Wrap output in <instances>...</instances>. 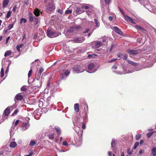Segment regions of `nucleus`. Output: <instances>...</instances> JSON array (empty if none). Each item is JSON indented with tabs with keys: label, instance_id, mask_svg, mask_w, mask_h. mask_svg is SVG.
I'll return each instance as SVG.
<instances>
[{
	"label": "nucleus",
	"instance_id": "nucleus-50",
	"mask_svg": "<svg viewBox=\"0 0 156 156\" xmlns=\"http://www.w3.org/2000/svg\"><path fill=\"white\" fill-rule=\"evenodd\" d=\"M48 136L49 138L50 139H54V136L53 134H49Z\"/></svg>",
	"mask_w": 156,
	"mask_h": 156
},
{
	"label": "nucleus",
	"instance_id": "nucleus-15",
	"mask_svg": "<svg viewBox=\"0 0 156 156\" xmlns=\"http://www.w3.org/2000/svg\"><path fill=\"white\" fill-rule=\"evenodd\" d=\"M9 2V0H4L2 5L3 8H6Z\"/></svg>",
	"mask_w": 156,
	"mask_h": 156
},
{
	"label": "nucleus",
	"instance_id": "nucleus-54",
	"mask_svg": "<svg viewBox=\"0 0 156 156\" xmlns=\"http://www.w3.org/2000/svg\"><path fill=\"white\" fill-rule=\"evenodd\" d=\"M87 15L89 16H90L92 14V12H91L90 11H87Z\"/></svg>",
	"mask_w": 156,
	"mask_h": 156
},
{
	"label": "nucleus",
	"instance_id": "nucleus-34",
	"mask_svg": "<svg viewBox=\"0 0 156 156\" xmlns=\"http://www.w3.org/2000/svg\"><path fill=\"white\" fill-rule=\"evenodd\" d=\"M36 144L35 141L32 140L30 141L29 145L31 146H34Z\"/></svg>",
	"mask_w": 156,
	"mask_h": 156
},
{
	"label": "nucleus",
	"instance_id": "nucleus-9",
	"mask_svg": "<svg viewBox=\"0 0 156 156\" xmlns=\"http://www.w3.org/2000/svg\"><path fill=\"white\" fill-rule=\"evenodd\" d=\"M55 9V6L51 3L49 4L47 6V10L48 11H52Z\"/></svg>",
	"mask_w": 156,
	"mask_h": 156
},
{
	"label": "nucleus",
	"instance_id": "nucleus-11",
	"mask_svg": "<svg viewBox=\"0 0 156 156\" xmlns=\"http://www.w3.org/2000/svg\"><path fill=\"white\" fill-rule=\"evenodd\" d=\"M29 124L27 123H23L22 126V129L23 130H25L29 127Z\"/></svg>",
	"mask_w": 156,
	"mask_h": 156
},
{
	"label": "nucleus",
	"instance_id": "nucleus-39",
	"mask_svg": "<svg viewBox=\"0 0 156 156\" xmlns=\"http://www.w3.org/2000/svg\"><path fill=\"white\" fill-rule=\"evenodd\" d=\"M133 152L130 148H129L127 150V152L129 154H131Z\"/></svg>",
	"mask_w": 156,
	"mask_h": 156
},
{
	"label": "nucleus",
	"instance_id": "nucleus-8",
	"mask_svg": "<svg viewBox=\"0 0 156 156\" xmlns=\"http://www.w3.org/2000/svg\"><path fill=\"white\" fill-rule=\"evenodd\" d=\"M113 29L115 32L119 34L122 35H123V33L122 31L117 27H113Z\"/></svg>",
	"mask_w": 156,
	"mask_h": 156
},
{
	"label": "nucleus",
	"instance_id": "nucleus-29",
	"mask_svg": "<svg viewBox=\"0 0 156 156\" xmlns=\"http://www.w3.org/2000/svg\"><path fill=\"white\" fill-rule=\"evenodd\" d=\"M27 22V20L25 18H22L20 19V23L22 24L23 22L25 23Z\"/></svg>",
	"mask_w": 156,
	"mask_h": 156
},
{
	"label": "nucleus",
	"instance_id": "nucleus-6",
	"mask_svg": "<svg viewBox=\"0 0 156 156\" xmlns=\"http://www.w3.org/2000/svg\"><path fill=\"white\" fill-rule=\"evenodd\" d=\"M124 18L125 20L127 22L129 21L131 23L135 24L136 23L130 17L128 16L127 15H125L124 16Z\"/></svg>",
	"mask_w": 156,
	"mask_h": 156
},
{
	"label": "nucleus",
	"instance_id": "nucleus-23",
	"mask_svg": "<svg viewBox=\"0 0 156 156\" xmlns=\"http://www.w3.org/2000/svg\"><path fill=\"white\" fill-rule=\"evenodd\" d=\"M97 55L95 54H89L87 56V58H94Z\"/></svg>",
	"mask_w": 156,
	"mask_h": 156
},
{
	"label": "nucleus",
	"instance_id": "nucleus-35",
	"mask_svg": "<svg viewBox=\"0 0 156 156\" xmlns=\"http://www.w3.org/2000/svg\"><path fill=\"white\" fill-rule=\"evenodd\" d=\"M154 132H149L147 133V136L148 138H149L152 135Z\"/></svg>",
	"mask_w": 156,
	"mask_h": 156
},
{
	"label": "nucleus",
	"instance_id": "nucleus-4",
	"mask_svg": "<svg viewBox=\"0 0 156 156\" xmlns=\"http://www.w3.org/2000/svg\"><path fill=\"white\" fill-rule=\"evenodd\" d=\"M13 109L12 107H9L6 108L4 110V114L5 116H8L10 113V110H12Z\"/></svg>",
	"mask_w": 156,
	"mask_h": 156
},
{
	"label": "nucleus",
	"instance_id": "nucleus-58",
	"mask_svg": "<svg viewBox=\"0 0 156 156\" xmlns=\"http://www.w3.org/2000/svg\"><path fill=\"white\" fill-rule=\"evenodd\" d=\"M117 59H116V58L115 59H112L111 60L109 61H108V62H110V63L112 62Z\"/></svg>",
	"mask_w": 156,
	"mask_h": 156
},
{
	"label": "nucleus",
	"instance_id": "nucleus-51",
	"mask_svg": "<svg viewBox=\"0 0 156 156\" xmlns=\"http://www.w3.org/2000/svg\"><path fill=\"white\" fill-rule=\"evenodd\" d=\"M22 98H15L14 100L16 103L17 101L21 100Z\"/></svg>",
	"mask_w": 156,
	"mask_h": 156
},
{
	"label": "nucleus",
	"instance_id": "nucleus-5",
	"mask_svg": "<svg viewBox=\"0 0 156 156\" xmlns=\"http://www.w3.org/2000/svg\"><path fill=\"white\" fill-rule=\"evenodd\" d=\"M85 38L83 37L76 38L74 39V42L76 43H80L83 41Z\"/></svg>",
	"mask_w": 156,
	"mask_h": 156
},
{
	"label": "nucleus",
	"instance_id": "nucleus-40",
	"mask_svg": "<svg viewBox=\"0 0 156 156\" xmlns=\"http://www.w3.org/2000/svg\"><path fill=\"white\" fill-rule=\"evenodd\" d=\"M72 12V11L69 9L67 10L65 12V14H68L71 13Z\"/></svg>",
	"mask_w": 156,
	"mask_h": 156
},
{
	"label": "nucleus",
	"instance_id": "nucleus-30",
	"mask_svg": "<svg viewBox=\"0 0 156 156\" xmlns=\"http://www.w3.org/2000/svg\"><path fill=\"white\" fill-rule=\"evenodd\" d=\"M94 21L96 24L95 27H98L100 25L99 23L98 22V20L96 19H94Z\"/></svg>",
	"mask_w": 156,
	"mask_h": 156
},
{
	"label": "nucleus",
	"instance_id": "nucleus-25",
	"mask_svg": "<svg viewBox=\"0 0 156 156\" xmlns=\"http://www.w3.org/2000/svg\"><path fill=\"white\" fill-rule=\"evenodd\" d=\"M101 42L98 41L95 44V45L97 48H99L101 47Z\"/></svg>",
	"mask_w": 156,
	"mask_h": 156
},
{
	"label": "nucleus",
	"instance_id": "nucleus-14",
	"mask_svg": "<svg viewBox=\"0 0 156 156\" xmlns=\"http://www.w3.org/2000/svg\"><path fill=\"white\" fill-rule=\"evenodd\" d=\"M74 109L75 111L77 113L79 111V105L78 103H76L74 104Z\"/></svg>",
	"mask_w": 156,
	"mask_h": 156
},
{
	"label": "nucleus",
	"instance_id": "nucleus-47",
	"mask_svg": "<svg viewBox=\"0 0 156 156\" xmlns=\"http://www.w3.org/2000/svg\"><path fill=\"white\" fill-rule=\"evenodd\" d=\"M118 8H119V9L120 12L124 16H124L126 15L124 14V13L123 11L121 9L119 6H118Z\"/></svg>",
	"mask_w": 156,
	"mask_h": 156
},
{
	"label": "nucleus",
	"instance_id": "nucleus-20",
	"mask_svg": "<svg viewBox=\"0 0 156 156\" xmlns=\"http://www.w3.org/2000/svg\"><path fill=\"white\" fill-rule=\"evenodd\" d=\"M80 139L79 140H77L76 138H74V140L75 141L76 143L77 144L79 143L80 144H81L82 143V138L81 137H79Z\"/></svg>",
	"mask_w": 156,
	"mask_h": 156
},
{
	"label": "nucleus",
	"instance_id": "nucleus-3",
	"mask_svg": "<svg viewBox=\"0 0 156 156\" xmlns=\"http://www.w3.org/2000/svg\"><path fill=\"white\" fill-rule=\"evenodd\" d=\"M96 69L95 68L94 65L93 63H90L88 66L86 71L89 73H93L95 72Z\"/></svg>",
	"mask_w": 156,
	"mask_h": 156
},
{
	"label": "nucleus",
	"instance_id": "nucleus-63",
	"mask_svg": "<svg viewBox=\"0 0 156 156\" xmlns=\"http://www.w3.org/2000/svg\"><path fill=\"white\" fill-rule=\"evenodd\" d=\"M113 19V17L111 16H109L108 17V20L110 21H112Z\"/></svg>",
	"mask_w": 156,
	"mask_h": 156
},
{
	"label": "nucleus",
	"instance_id": "nucleus-36",
	"mask_svg": "<svg viewBox=\"0 0 156 156\" xmlns=\"http://www.w3.org/2000/svg\"><path fill=\"white\" fill-rule=\"evenodd\" d=\"M141 135L140 134H137L136 136V140H139L141 137Z\"/></svg>",
	"mask_w": 156,
	"mask_h": 156
},
{
	"label": "nucleus",
	"instance_id": "nucleus-31",
	"mask_svg": "<svg viewBox=\"0 0 156 156\" xmlns=\"http://www.w3.org/2000/svg\"><path fill=\"white\" fill-rule=\"evenodd\" d=\"M23 46V44H21L19 45H17L16 49L18 51L20 52V48H21Z\"/></svg>",
	"mask_w": 156,
	"mask_h": 156
},
{
	"label": "nucleus",
	"instance_id": "nucleus-24",
	"mask_svg": "<svg viewBox=\"0 0 156 156\" xmlns=\"http://www.w3.org/2000/svg\"><path fill=\"white\" fill-rule=\"evenodd\" d=\"M151 153L153 155L155 156L156 155V148H153L151 150Z\"/></svg>",
	"mask_w": 156,
	"mask_h": 156
},
{
	"label": "nucleus",
	"instance_id": "nucleus-49",
	"mask_svg": "<svg viewBox=\"0 0 156 156\" xmlns=\"http://www.w3.org/2000/svg\"><path fill=\"white\" fill-rule=\"evenodd\" d=\"M106 4L109 5L110 3L111 0H105Z\"/></svg>",
	"mask_w": 156,
	"mask_h": 156
},
{
	"label": "nucleus",
	"instance_id": "nucleus-43",
	"mask_svg": "<svg viewBox=\"0 0 156 156\" xmlns=\"http://www.w3.org/2000/svg\"><path fill=\"white\" fill-rule=\"evenodd\" d=\"M139 144V143L138 142H136L134 144V149H136L137 147Z\"/></svg>",
	"mask_w": 156,
	"mask_h": 156
},
{
	"label": "nucleus",
	"instance_id": "nucleus-48",
	"mask_svg": "<svg viewBox=\"0 0 156 156\" xmlns=\"http://www.w3.org/2000/svg\"><path fill=\"white\" fill-rule=\"evenodd\" d=\"M115 141L114 139H112L111 142V146L112 147H114Z\"/></svg>",
	"mask_w": 156,
	"mask_h": 156
},
{
	"label": "nucleus",
	"instance_id": "nucleus-18",
	"mask_svg": "<svg viewBox=\"0 0 156 156\" xmlns=\"http://www.w3.org/2000/svg\"><path fill=\"white\" fill-rule=\"evenodd\" d=\"M87 5H89L82 4H81V8L82 9H87L89 8V7Z\"/></svg>",
	"mask_w": 156,
	"mask_h": 156
},
{
	"label": "nucleus",
	"instance_id": "nucleus-55",
	"mask_svg": "<svg viewBox=\"0 0 156 156\" xmlns=\"http://www.w3.org/2000/svg\"><path fill=\"white\" fill-rule=\"evenodd\" d=\"M52 1L53 0H45V2L46 3H47L48 2H52Z\"/></svg>",
	"mask_w": 156,
	"mask_h": 156
},
{
	"label": "nucleus",
	"instance_id": "nucleus-56",
	"mask_svg": "<svg viewBox=\"0 0 156 156\" xmlns=\"http://www.w3.org/2000/svg\"><path fill=\"white\" fill-rule=\"evenodd\" d=\"M63 144L64 145L66 146H67L68 145V144L66 141H65L63 142Z\"/></svg>",
	"mask_w": 156,
	"mask_h": 156
},
{
	"label": "nucleus",
	"instance_id": "nucleus-60",
	"mask_svg": "<svg viewBox=\"0 0 156 156\" xmlns=\"http://www.w3.org/2000/svg\"><path fill=\"white\" fill-rule=\"evenodd\" d=\"M106 40V37H104L102 38V41L103 42H105Z\"/></svg>",
	"mask_w": 156,
	"mask_h": 156
},
{
	"label": "nucleus",
	"instance_id": "nucleus-59",
	"mask_svg": "<svg viewBox=\"0 0 156 156\" xmlns=\"http://www.w3.org/2000/svg\"><path fill=\"white\" fill-rule=\"evenodd\" d=\"M90 30L89 29L87 28L84 31H83V33H87Z\"/></svg>",
	"mask_w": 156,
	"mask_h": 156
},
{
	"label": "nucleus",
	"instance_id": "nucleus-16",
	"mask_svg": "<svg viewBox=\"0 0 156 156\" xmlns=\"http://www.w3.org/2000/svg\"><path fill=\"white\" fill-rule=\"evenodd\" d=\"M34 20H37V18L35 16H33L32 14H30V15L29 20L31 22H32Z\"/></svg>",
	"mask_w": 156,
	"mask_h": 156
},
{
	"label": "nucleus",
	"instance_id": "nucleus-1",
	"mask_svg": "<svg viewBox=\"0 0 156 156\" xmlns=\"http://www.w3.org/2000/svg\"><path fill=\"white\" fill-rule=\"evenodd\" d=\"M73 71L76 73H82L84 71L83 66H76L73 68Z\"/></svg>",
	"mask_w": 156,
	"mask_h": 156
},
{
	"label": "nucleus",
	"instance_id": "nucleus-26",
	"mask_svg": "<svg viewBox=\"0 0 156 156\" xmlns=\"http://www.w3.org/2000/svg\"><path fill=\"white\" fill-rule=\"evenodd\" d=\"M40 11L36 9L35 10L34 13L35 15L36 16H39L40 14Z\"/></svg>",
	"mask_w": 156,
	"mask_h": 156
},
{
	"label": "nucleus",
	"instance_id": "nucleus-13",
	"mask_svg": "<svg viewBox=\"0 0 156 156\" xmlns=\"http://www.w3.org/2000/svg\"><path fill=\"white\" fill-rule=\"evenodd\" d=\"M134 27L137 30L140 31L141 32H143V31L145 30L141 26L139 25H136L134 26Z\"/></svg>",
	"mask_w": 156,
	"mask_h": 156
},
{
	"label": "nucleus",
	"instance_id": "nucleus-10",
	"mask_svg": "<svg viewBox=\"0 0 156 156\" xmlns=\"http://www.w3.org/2000/svg\"><path fill=\"white\" fill-rule=\"evenodd\" d=\"M70 73V71L68 69L66 70L64 73H62L61 76L60 77L61 79H63L65 76H68Z\"/></svg>",
	"mask_w": 156,
	"mask_h": 156
},
{
	"label": "nucleus",
	"instance_id": "nucleus-17",
	"mask_svg": "<svg viewBox=\"0 0 156 156\" xmlns=\"http://www.w3.org/2000/svg\"><path fill=\"white\" fill-rule=\"evenodd\" d=\"M127 62L129 64L135 66H136L138 65V63H135L129 60H127Z\"/></svg>",
	"mask_w": 156,
	"mask_h": 156
},
{
	"label": "nucleus",
	"instance_id": "nucleus-38",
	"mask_svg": "<svg viewBox=\"0 0 156 156\" xmlns=\"http://www.w3.org/2000/svg\"><path fill=\"white\" fill-rule=\"evenodd\" d=\"M24 95H21V94L19 93L18 94H17L16 96H15V98H23V97H24Z\"/></svg>",
	"mask_w": 156,
	"mask_h": 156
},
{
	"label": "nucleus",
	"instance_id": "nucleus-33",
	"mask_svg": "<svg viewBox=\"0 0 156 156\" xmlns=\"http://www.w3.org/2000/svg\"><path fill=\"white\" fill-rule=\"evenodd\" d=\"M27 89L26 87V86H23L21 89V90L23 91L26 92L27 91Z\"/></svg>",
	"mask_w": 156,
	"mask_h": 156
},
{
	"label": "nucleus",
	"instance_id": "nucleus-57",
	"mask_svg": "<svg viewBox=\"0 0 156 156\" xmlns=\"http://www.w3.org/2000/svg\"><path fill=\"white\" fill-rule=\"evenodd\" d=\"M10 38V37H9V36L7 38H6V41H5L6 44H7V43H8V41H9V39Z\"/></svg>",
	"mask_w": 156,
	"mask_h": 156
},
{
	"label": "nucleus",
	"instance_id": "nucleus-41",
	"mask_svg": "<svg viewBox=\"0 0 156 156\" xmlns=\"http://www.w3.org/2000/svg\"><path fill=\"white\" fill-rule=\"evenodd\" d=\"M13 27V24H10L9 25L8 27V30H9L11 29Z\"/></svg>",
	"mask_w": 156,
	"mask_h": 156
},
{
	"label": "nucleus",
	"instance_id": "nucleus-61",
	"mask_svg": "<svg viewBox=\"0 0 156 156\" xmlns=\"http://www.w3.org/2000/svg\"><path fill=\"white\" fill-rule=\"evenodd\" d=\"M20 121L19 120H17L15 123V126H16L19 123Z\"/></svg>",
	"mask_w": 156,
	"mask_h": 156
},
{
	"label": "nucleus",
	"instance_id": "nucleus-28",
	"mask_svg": "<svg viewBox=\"0 0 156 156\" xmlns=\"http://www.w3.org/2000/svg\"><path fill=\"white\" fill-rule=\"evenodd\" d=\"M55 129L57 132L58 134L59 135L61 133V131L60 128L59 127H55Z\"/></svg>",
	"mask_w": 156,
	"mask_h": 156
},
{
	"label": "nucleus",
	"instance_id": "nucleus-53",
	"mask_svg": "<svg viewBox=\"0 0 156 156\" xmlns=\"http://www.w3.org/2000/svg\"><path fill=\"white\" fill-rule=\"evenodd\" d=\"M123 54L122 53H119L118 54V56L119 57L121 58H122V56L123 55Z\"/></svg>",
	"mask_w": 156,
	"mask_h": 156
},
{
	"label": "nucleus",
	"instance_id": "nucleus-2",
	"mask_svg": "<svg viewBox=\"0 0 156 156\" xmlns=\"http://www.w3.org/2000/svg\"><path fill=\"white\" fill-rule=\"evenodd\" d=\"M47 34L48 37L51 38L56 37L58 36V34L56 33L54 31L50 30H47Z\"/></svg>",
	"mask_w": 156,
	"mask_h": 156
},
{
	"label": "nucleus",
	"instance_id": "nucleus-21",
	"mask_svg": "<svg viewBox=\"0 0 156 156\" xmlns=\"http://www.w3.org/2000/svg\"><path fill=\"white\" fill-rule=\"evenodd\" d=\"M12 52L11 51H6L5 54L4 56L5 57H7L11 55Z\"/></svg>",
	"mask_w": 156,
	"mask_h": 156
},
{
	"label": "nucleus",
	"instance_id": "nucleus-62",
	"mask_svg": "<svg viewBox=\"0 0 156 156\" xmlns=\"http://www.w3.org/2000/svg\"><path fill=\"white\" fill-rule=\"evenodd\" d=\"M117 66H116V65H114L112 67V69H117Z\"/></svg>",
	"mask_w": 156,
	"mask_h": 156
},
{
	"label": "nucleus",
	"instance_id": "nucleus-37",
	"mask_svg": "<svg viewBox=\"0 0 156 156\" xmlns=\"http://www.w3.org/2000/svg\"><path fill=\"white\" fill-rule=\"evenodd\" d=\"M128 57L127 55L126 54H123L122 56V58H121L123 59L124 60H126L127 59V58Z\"/></svg>",
	"mask_w": 156,
	"mask_h": 156
},
{
	"label": "nucleus",
	"instance_id": "nucleus-46",
	"mask_svg": "<svg viewBox=\"0 0 156 156\" xmlns=\"http://www.w3.org/2000/svg\"><path fill=\"white\" fill-rule=\"evenodd\" d=\"M123 71H124V74L128 73H132V71L130 70H128V71H127V70H125V69H123Z\"/></svg>",
	"mask_w": 156,
	"mask_h": 156
},
{
	"label": "nucleus",
	"instance_id": "nucleus-42",
	"mask_svg": "<svg viewBox=\"0 0 156 156\" xmlns=\"http://www.w3.org/2000/svg\"><path fill=\"white\" fill-rule=\"evenodd\" d=\"M19 112V110L18 109H16L15 111L12 114V115H16Z\"/></svg>",
	"mask_w": 156,
	"mask_h": 156
},
{
	"label": "nucleus",
	"instance_id": "nucleus-22",
	"mask_svg": "<svg viewBox=\"0 0 156 156\" xmlns=\"http://www.w3.org/2000/svg\"><path fill=\"white\" fill-rule=\"evenodd\" d=\"M44 71V68L42 67H40L39 69V73L38 74V76H39V77L40 76L41 73Z\"/></svg>",
	"mask_w": 156,
	"mask_h": 156
},
{
	"label": "nucleus",
	"instance_id": "nucleus-32",
	"mask_svg": "<svg viewBox=\"0 0 156 156\" xmlns=\"http://www.w3.org/2000/svg\"><path fill=\"white\" fill-rule=\"evenodd\" d=\"M0 74H1V77H3L4 76V69L3 67L1 69Z\"/></svg>",
	"mask_w": 156,
	"mask_h": 156
},
{
	"label": "nucleus",
	"instance_id": "nucleus-12",
	"mask_svg": "<svg viewBox=\"0 0 156 156\" xmlns=\"http://www.w3.org/2000/svg\"><path fill=\"white\" fill-rule=\"evenodd\" d=\"M84 11L82 10L80 8L77 7L75 11V13H76L77 14H80L83 12Z\"/></svg>",
	"mask_w": 156,
	"mask_h": 156
},
{
	"label": "nucleus",
	"instance_id": "nucleus-7",
	"mask_svg": "<svg viewBox=\"0 0 156 156\" xmlns=\"http://www.w3.org/2000/svg\"><path fill=\"white\" fill-rule=\"evenodd\" d=\"M127 52L129 55H135L138 53L137 51L135 50H131L130 49H128L127 50Z\"/></svg>",
	"mask_w": 156,
	"mask_h": 156
},
{
	"label": "nucleus",
	"instance_id": "nucleus-45",
	"mask_svg": "<svg viewBox=\"0 0 156 156\" xmlns=\"http://www.w3.org/2000/svg\"><path fill=\"white\" fill-rule=\"evenodd\" d=\"M32 73V70L31 69L28 72V77H30V76H31V75Z\"/></svg>",
	"mask_w": 156,
	"mask_h": 156
},
{
	"label": "nucleus",
	"instance_id": "nucleus-52",
	"mask_svg": "<svg viewBox=\"0 0 156 156\" xmlns=\"http://www.w3.org/2000/svg\"><path fill=\"white\" fill-rule=\"evenodd\" d=\"M16 8L17 6L16 5H15L12 9V10L14 12H16Z\"/></svg>",
	"mask_w": 156,
	"mask_h": 156
},
{
	"label": "nucleus",
	"instance_id": "nucleus-27",
	"mask_svg": "<svg viewBox=\"0 0 156 156\" xmlns=\"http://www.w3.org/2000/svg\"><path fill=\"white\" fill-rule=\"evenodd\" d=\"M44 98H40V99L39 100V105H40V104H41V105H42L43 103L44 102Z\"/></svg>",
	"mask_w": 156,
	"mask_h": 156
},
{
	"label": "nucleus",
	"instance_id": "nucleus-64",
	"mask_svg": "<svg viewBox=\"0 0 156 156\" xmlns=\"http://www.w3.org/2000/svg\"><path fill=\"white\" fill-rule=\"evenodd\" d=\"M82 127L83 129H84L86 127L85 125V124H83L82 125Z\"/></svg>",
	"mask_w": 156,
	"mask_h": 156
},
{
	"label": "nucleus",
	"instance_id": "nucleus-19",
	"mask_svg": "<svg viewBox=\"0 0 156 156\" xmlns=\"http://www.w3.org/2000/svg\"><path fill=\"white\" fill-rule=\"evenodd\" d=\"M17 146V144L15 142H12L10 143L9 146L10 147L14 148Z\"/></svg>",
	"mask_w": 156,
	"mask_h": 156
},
{
	"label": "nucleus",
	"instance_id": "nucleus-44",
	"mask_svg": "<svg viewBox=\"0 0 156 156\" xmlns=\"http://www.w3.org/2000/svg\"><path fill=\"white\" fill-rule=\"evenodd\" d=\"M11 12L10 11H9L7 14V15H6V18H9L10 16L11 15Z\"/></svg>",
	"mask_w": 156,
	"mask_h": 156
}]
</instances>
